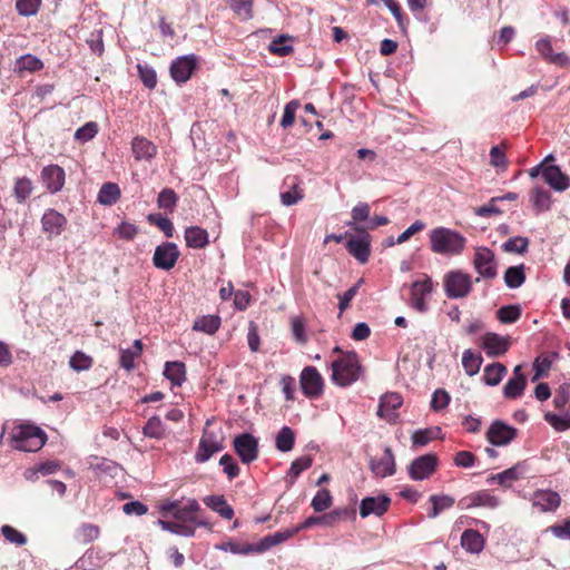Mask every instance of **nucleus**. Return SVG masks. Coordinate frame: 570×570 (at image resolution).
<instances>
[{
    "mask_svg": "<svg viewBox=\"0 0 570 570\" xmlns=\"http://www.w3.org/2000/svg\"><path fill=\"white\" fill-rule=\"evenodd\" d=\"M525 281L523 265L511 266L504 273V283L509 288H518Z\"/></svg>",
    "mask_w": 570,
    "mask_h": 570,
    "instance_id": "43",
    "label": "nucleus"
},
{
    "mask_svg": "<svg viewBox=\"0 0 570 570\" xmlns=\"http://www.w3.org/2000/svg\"><path fill=\"white\" fill-rule=\"evenodd\" d=\"M517 436V430L502 421H494L487 432L488 441L497 446L509 444Z\"/></svg>",
    "mask_w": 570,
    "mask_h": 570,
    "instance_id": "17",
    "label": "nucleus"
},
{
    "mask_svg": "<svg viewBox=\"0 0 570 570\" xmlns=\"http://www.w3.org/2000/svg\"><path fill=\"white\" fill-rule=\"evenodd\" d=\"M47 441L43 430L31 424H20L10 432V445L12 449L23 452H37Z\"/></svg>",
    "mask_w": 570,
    "mask_h": 570,
    "instance_id": "4",
    "label": "nucleus"
},
{
    "mask_svg": "<svg viewBox=\"0 0 570 570\" xmlns=\"http://www.w3.org/2000/svg\"><path fill=\"white\" fill-rule=\"evenodd\" d=\"M131 150L136 160L151 161L157 155V146L145 137L137 136L131 141Z\"/></svg>",
    "mask_w": 570,
    "mask_h": 570,
    "instance_id": "25",
    "label": "nucleus"
},
{
    "mask_svg": "<svg viewBox=\"0 0 570 570\" xmlns=\"http://www.w3.org/2000/svg\"><path fill=\"white\" fill-rule=\"evenodd\" d=\"M69 365L76 372L87 371L92 366V358L83 352L77 351L70 357Z\"/></svg>",
    "mask_w": 570,
    "mask_h": 570,
    "instance_id": "54",
    "label": "nucleus"
},
{
    "mask_svg": "<svg viewBox=\"0 0 570 570\" xmlns=\"http://www.w3.org/2000/svg\"><path fill=\"white\" fill-rule=\"evenodd\" d=\"M544 421L548 422L557 432H563L570 429V412L556 414L547 412Z\"/></svg>",
    "mask_w": 570,
    "mask_h": 570,
    "instance_id": "44",
    "label": "nucleus"
},
{
    "mask_svg": "<svg viewBox=\"0 0 570 570\" xmlns=\"http://www.w3.org/2000/svg\"><path fill=\"white\" fill-rule=\"evenodd\" d=\"M473 267L479 274L476 282L480 277L485 279H493L498 275V265L494 253L488 247H478L474 253Z\"/></svg>",
    "mask_w": 570,
    "mask_h": 570,
    "instance_id": "7",
    "label": "nucleus"
},
{
    "mask_svg": "<svg viewBox=\"0 0 570 570\" xmlns=\"http://www.w3.org/2000/svg\"><path fill=\"white\" fill-rule=\"evenodd\" d=\"M535 50L549 63L566 67L570 62V58L564 52H553L552 39L550 36H541L535 41Z\"/></svg>",
    "mask_w": 570,
    "mask_h": 570,
    "instance_id": "16",
    "label": "nucleus"
},
{
    "mask_svg": "<svg viewBox=\"0 0 570 570\" xmlns=\"http://www.w3.org/2000/svg\"><path fill=\"white\" fill-rule=\"evenodd\" d=\"M204 503L224 519L230 520L234 517L233 508L223 495H208L204 499Z\"/></svg>",
    "mask_w": 570,
    "mask_h": 570,
    "instance_id": "32",
    "label": "nucleus"
},
{
    "mask_svg": "<svg viewBox=\"0 0 570 570\" xmlns=\"http://www.w3.org/2000/svg\"><path fill=\"white\" fill-rule=\"evenodd\" d=\"M429 501L432 504L428 512L430 519H435L440 513L452 508L455 503L454 498L448 494H433L430 497Z\"/></svg>",
    "mask_w": 570,
    "mask_h": 570,
    "instance_id": "33",
    "label": "nucleus"
},
{
    "mask_svg": "<svg viewBox=\"0 0 570 570\" xmlns=\"http://www.w3.org/2000/svg\"><path fill=\"white\" fill-rule=\"evenodd\" d=\"M312 463H313V459L309 455H304V456L297 458L296 460H294L292 462L289 470H288V475L294 481L295 479L298 478V475L303 471L309 469Z\"/></svg>",
    "mask_w": 570,
    "mask_h": 570,
    "instance_id": "57",
    "label": "nucleus"
},
{
    "mask_svg": "<svg viewBox=\"0 0 570 570\" xmlns=\"http://www.w3.org/2000/svg\"><path fill=\"white\" fill-rule=\"evenodd\" d=\"M40 3L41 0H17L16 8L19 14L30 17L38 12Z\"/></svg>",
    "mask_w": 570,
    "mask_h": 570,
    "instance_id": "61",
    "label": "nucleus"
},
{
    "mask_svg": "<svg viewBox=\"0 0 570 570\" xmlns=\"http://www.w3.org/2000/svg\"><path fill=\"white\" fill-rule=\"evenodd\" d=\"M286 37L279 36L269 43V51L276 56L285 57L293 51V47L286 43Z\"/></svg>",
    "mask_w": 570,
    "mask_h": 570,
    "instance_id": "60",
    "label": "nucleus"
},
{
    "mask_svg": "<svg viewBox=\"0 0 570 570\" xmlns=\"http://www.w3.org/2000/svg\"><path fill=\"white\" fill-rule=\"evenodd\" d=\"M233 446L240 461L245 464L252 463L258 456V440L249 433L236 435Z\"/></svg>",
    "mask_w": 570,
    "mask_h": 570,
    "instance_id": "10",
    "label": "nucleus"
},
{
    "mask_svg": "<svg viewBox=\"0 0 570 570\" xmlns=\"http://www.w3.org/2000/svg\"><path fill=\"white\" fill-rule=\"evenodd\" d=\"M138 75L141 82L149 89H154L157 85V75L153 67L149 65H137Z\"/></svg>",
    "mask_w": 570,
    "mask_h": 570,
    "instance_id": "53",
    "label": "nucleus"
},
{
    "mask_svg": "<svg viewBox=\"0 0 570 570\" xmlns=\"http://www.w3.org/2000/svg\"><path fill=\"white\" fill-rule=\"evenodd\" d=\"M32 190L33 187L31 180L27 177H21L14 183L13 196L18 203L22 204L27 200Z\"/></svg>",
    "mask_w": 570,
    "mask_h": 570,
    "instance_id": "45",
    "label": "nucleus"
},
{
    "mask_svg": "<svg viewBox=\"0 0 570 570\" xmlns=\"http://www.w3.org/2000/svg\"><path fill=\"white\" fill-rule=\"evenodd\" d=\"M42 61L31 53L21 56L16 63L19 71H37L42 69Z\"/></svg>",
    "mask_w": 570,
    "mask_h": 570,
    "instance_id": "48",
    "label": "nucleus"
},
{
    "mask_svg": "<svg viewBox=\"0 0 570 570\" xmlns=\"http://www.w3.org/2000/svg\"><path fill=\"white\" fill-rule=\"evenodd\" d=\"M119 197L120 189L115 183H105L98 193V202L107 206L116 204Z\"/></svg>",
    "mask_w": 570,
    "mask_h": 570,
    "instance_id": "38",
    "label": "nucleus"
},
{
    "mask_svg": "<svg viewBox=\"0 0 570 570\" xmlns=\"http://www.w3.org/2000/svg\"><path fill=\"white\" fill-rule=\"evenodd\" d=\"M302 392L309 399H316L323 393V379L314 366L305 367L299 376Z\"/></svg>",
    "mask_w": 570,
    "mask_h": 570,
    "instance_id": "12",
    "label": "nucleus"
},
{
    "mask_svg": "<svg viewBox=\"0 0 570 570\" xmlns=\"http://www.w3.org/2000/svg\"><path fill=\"white\" fill-rule=\"evenodd\" d=\"M570 401V383H563L559 386L554 399L553 404L557 409L562 410Z\"/></svg>",
    "mask_w": 570,
    "mask_h": 570,
    "instance_id": "64",
    "label": "nucleus"
},
{
    "mask_svg": "<svg viewBox=\"0 0 570 570\" xmlns=\"http://www.w3.org/2000/svg\"><path fill=\"white\" fill-rule=\"evenodd\" d=\"M292 335L298 344L307 342L306 323L301 316H294L291 320Z\"/></svg>",
    "mask_w": 570,
    "mask_h": 570,
    "instance_id": "51",
    "label": "nucleus"
},
{
    "mask_svg": "<svg viewBox=\"0 0 570 570\" xmlns=\"http://www.w3.org/2000/svg\"><path fill=\"white\" fill-rule=\"evenodd\" d=\"M442 430L439 426L416 430L413 432L411 440L414 446H425L433 440L441 438Z\"/></svg>",
    "mask_w": 570,
    "mask_h": 570,
    "instance_id": "36",
    "label": "nucleus"
},
{
    "mask_svg": "<svg viewBox=\"0 0 570 570\" xmlns=\"http://www.w3.org/2000/svg\"><path fill=\"white\" fill-rule=\"evenodd\" d=\"M528 247L529 239L522 236L511 237L502 245L504 252L518 254H524L528 250Z\"/></svg>",
    "mask_w": 570,
    "mask_h": 570,
    "instance_id": "50",
    "label": "nucleus"
},
{
    "mask_svg": "<svg viewBox=\"0 0 570 570\" xmlns=\"http://www.w3.org/2000/svg\"><path fill=\"white\" fill-rule=\"evenodd\" d=\"M482 357L471 350H465L462 355V366L469 376L475 375L481 367Z\"/></svg>",
    "mask_w": 570,
    "mask_h": 570,
    "instance_id": "41",
    "label": "nucleus"
},
{
    "mask_svg": "<svg viewBox=\"0 0 570 570\" xmlns=\"http://www.w3.org/2000/svg\"><path fill=\"white\" fill-rule=\"evenodd\" d=\"M531 203L538 212H546L551 205V195L543 187H535L531 194Z\"/></svg>",
    "mask_w": 570,
    "mask_h": 570,
    "instance_id": "42",
    "label": "nucleus"
},
{
    "mask_svg": "<svg viewBox=\"0 0 570 570\" xmlns=\"http://www.w3.org/2000/svg\"><path fill=\"white\" fill-rule=\"evenodd\" d=\"M542 178L556 191H563L570 185V178L556 165L544 167Z\"/></svg>",
    "mask_w": 570,
    "mask_h": 570,
    "instance_id": "23",
    "label": "nucleus"
},
{
    "mask_svg": "<svg viewBox=\"0 0 570 570\" xmlns=\"http://www.w3.org/2000/svg\"><path fill=\"white\" fill-rule=\"evenodd\" d=\"M370 469L377 478L391 476L395 473V459L392 450L385 448L383 455L380 459H372L370 461Z\"/></svg>",
    "mask_w": 570,
    "mask_h": 570,
    "instance_id": "22",
    "label": "nucleus"
},
{
    "mask_svg": "<svg viewBox=\"0 0 570 570\" xmlns=\"http://www.w3.org/2000/svg\"><path fill=\"white\" fill-rule=\"evenodd\" d=\"M232 10L243 19H250L253 17V1L252 0H229Z\"/></svg>",
    "mask_w": 570,
    "mask_h": 570,
    "instance_id": "55",
    "label": "nucleus"
},
{
    "mask_svg": "<svg viewBox=\"0 0 570 570\" xmlns=\"http://www.w3.org/2000/svg\"><path fill=\"white\" fill-rule=\"evenodd\" d=\"M285 185L288 186V189L281 193V202L284 206L295 205L303 199L304 193L303 189L298 187V180L296 177H292L286 180Z\"/></svg>",
    "mask_w": 570,
    "mask_h": 570,
    "instance_id": "31",
    "label": "nucleus"
},
{
    "mask_svg": "<svg viewBox=\"0 0 570 570\" xmlns=\"http://www.w3.org/2000/svg\"><path fill=\"white\" fill-rule=\"evenodd\" d=\"M433 291L432 279L424 275L422 279L413 282L411 286V306L420 312L424 313L428 311L426 299Z\"/></svg>",
    "mask_w": 570,
    "mask_h": 570,
    "instance_id": "11",
    "label": "nucleus"
},
{
    "mask_svg": "<svg viewBox=\"0 0 570 570\" xmlns=\"http://www.w3.org/2000/svg\"><path fill=\"white\" fill-rule=\"evenodd\" d=\"M147 219L150 224L157 226L166 237H173L174 225L169 218L163 216L161 214H150Z\"/></svg>",
    "mask_w": 570,
    "mask_h": 570,
    "instance_id": "52",
    "label": "nucleus"
},
{
    "mask_svg": "<svg viewBox=\"0 0 570 570\" xmlns=\"http://www.w3.org/2000/svg\"><path fill=\"white\" fill-rule=\"evenodd\" d=\"M197 67V57L193 53L176 58L170 65V75L177 83H185Z\"/></svg>",
    "mask_w": 570,
    "mask_h": 570,
    "instance_id": "14",
    "label": "nucleus"
},
{
    "mask_svg": "<svg viewBox=\"0 0 570 570\" xmlns=\"http://www.w3.org/2000/svg\"><path fill=\"white\" fill-rule=\"evenodd\" d=\"M560 495L553 491H538L533 495L532 503L541 511H554L560 505Z\"/></svg>",
    "mask_w": 570,
    "mask_h": 570,
    "instance_id": "28",
    "label": "nucleus"
},
{
    "mask_svg": "<svg viewBox=\"0 0 570 570\" xmlns=\"http://www.w3.org/2000/svg\"><path fill=\"white\" fill-rule=\"evenodd\" d=\"M185 240L188 247L200 249L208 245L209 236L206 229L190 226L185 229Z\"/></svg>",
    "mask_w": 570,
    "mask_h": 570,
    "instance_id": "27",
    "label": "nucleus"
},
{
    "mask_svg": "<svg viewBox=\"0 0 570 570\" xmlns=\"http://www.w3.org/2000/svg\"><path fill=\"white\" fill-rule=\"evenodd\" d=\"M461 546L470 553H480L484 548V539L476 530L468 529L461 535Z\"/></svg>",
    "mask_w": 570,
    "mask_h": 570,
    "instance_id": "29",
    "label": "nucleus"
},
{
    "mask_svg": "<svg viewBox=\"0 0 570 570\" xmlns=\"http://www.w3.org/2000/svg\"><path fill=\"white\" fill-rule=\"evenodd\" d=\"M463 508L471 509L476 507H484L489 509H495L500 504L498 497L492 494L488 490H480L463 498L460 502Z\"/></svg>",
    "mask_w": 570,
    "mask_h": 570,
    "instance_id": "21",
    "label": "nucleus"
},
{
    "mask_svg": "<svg viewBox=\"0 0 570 570\" xmlns=\"http://www.w3.org/2000/svg\"><path fill=\"white\" fill-rule=\"evenodd\" d=\"M468 239L460 232L439 226L429 232V245L432 253L441 256H460L465 247Z\"/></svg>",
    "mask_w": 570,
    "mask_h": 570,
    "instance_id": "2",
    "label": "nucleus"
},
{
    "mask_svg": "<svg viewBox=\"0 0 570 570\" xmlns=\"http://www.w3.org/2000/svg\"><path fill=\"white\" fill-rule=\"evenodd\" d=\"M346 249L361 264L368 261L371 252V237L367 233L351 236L346 242Z\"/></svg>",
    "mask_w": 570,
    "mask_h": 570,
    "instance_id": "19",
    "label": "nucleus"
},
{
    "mask_svg": "<svg viewBox=\"0 0 570 570\" xmlns=\"http://www.w3.org/2000/svg\"><path fill=\"white\" fill-rule=\"evenodd\" d=\"M295 443V433L289 426H283L276 435L275 446L281 452H288Z\"/></svg>",
    "mask_w": 570,
    "mask_h": 570,
    "instance_id": "39",
    "label": "nucleus"
},
{
    "mask_svg": "<svg viewBox=\"0 0 570 570\" xmlns=\"http://www.w3.org/2000/svg\"><path fill=\"white\" fill-rule=\"evenodd\" d=\"M219 465L223 466V471L226 473L229 480H233L239 475V466L232 455L224 454L219 460Z\"/></svg>",
    "mask_w": 570,
    "mask_h": 570,
    "instance_id": "63",
    "label": "nucleus"
},
{
    "mask_svg": "<svg viewBox=\"0 0 570 570\" xmlns=\"http://www.w3.org/2000/svg\"><path fill=\"white\" fill-rule=\"evenodd\" d=\"M200 505L196 499H188L184 504L179 501H167L160 505L164 515L170 514L175 521L158 520L157 524L167 532L191 538L196 527H205L207 523L197 518Z\"/></svg>",
    "mask_w": 570,
    "mask_h": 570,
    "instance_id": "1",
    "label": "nucleus"
},
{
    "mask_svg": "<svg viewBox=\"0 0 570 570\" xmlns=\"http://www.w3.org/2000/svg\"><path fill=\"white\" fill-rule=\"evenodd\" d=\"M164 375L174 386H180L186 380V367L183 362H166Z\"/></svg>",
    "mask_w": 570,
    "mask_h": 570,
    "instance_id": "30",
    "label": "nucleus"
},
{
    "mask_svg": "<svg viewBox=\"0 0 570 570\" xmlns=\"http://www.w3.org/2000/svg\"><path fill=\"white\" fill-rule=\"evenodd\" d=\"M439 459L434 453H428L414 459L407 466L409 476L414 481L429 479L436 470Z\"/></svg>",
    "mask_w": 570,
    "mask_h": 570,
    "instance_id": "8",
    "label": "nucleus"
},
{
    "mask_svg": "<svg viewBox=\"0 0 570 570\" xmlns=\"http://www.w3.org/2000/svg\"><path fill=\"white\" fill-rule=\"evenodd\" d=\"M480 346L489 357L503 355L511 346L510 336L488 332L480 337Z\"/></svg>",
    "mask_w": 570,
    "mask_h": 570,
    "instance_id": "13",
    "label": "nucleus"
},
{
    "mask_svg": "<svg viewBox=\"0 0 570 570\" xmlns=\"http://www.w3.org/2000/svg\"><path fill=\"white\" fill-rule=\"evenodd\" d=\"M97 132H98L97 122L89 121L76 130L75 139L80 142H87V141L91 140L97 135Z\"/></svg>",
    "mask_w": 570,
    "mask_h": 570,
    "instance_id": "58",
    "label": "nucleus"
},
{
    "mask_svg": "<svg viewBox=\"0 0 570 570\" xmlns=\"http://www.w3.org/2000/svg\"><path fill=\"white\" fill-rule=\"evenodd\" d=\"M178 200L177 194L171 188H164L157 198V205L168 212H173Z\"/></svg>",
    "mask_w": 570,
    "mask_h": 570,
    "instance_id": "49",
    "label": "nucleus"
},
{
    "mask_svg": "<svg viewBox=\"0 0 570 570\" xmlns=\"http://www.w3.org/2000/svg\"><path fill=\"white\" fill-rule=\"evenodd\" d=\"M220 323L222 321L218 315H204L194 322L193 330L213 335L220 327Z\"/></svg>",
    "mask_w": 570,
    "mask_h": 570,
    "instance_id": "35",
    "label": "nucleus"
},
{
    "mask_svg": "<svg viewBox=\"0 0 570 570\" xmlns=\"http://www.w3.org/2000/svg\"><path fill=\"white\" fill-rule=\"evenodd\" d=\"M527 379H509L503 386L504 397L509 400H515L520 397L527 387Z\"/></svg>",
    "mask_w": 570,
    "mask_h": 570,
    "instance_id": "40",
    "label": "nucleus"
},
{
    "mask_svg": "<svg viewBox=\"0 0 570 570\" xmlns=\"http://www.w3.org/2000/svg\"><path fill=\"white\" fill-rule=\"evenodd\" d=\"M210 424L208 420L206 422V426ZM224 450V438L222 433H216L215 431L204 429L203 435L199 440L198 449L195 454V461L197 463L207 462L215 453Z\"/></svg>",
    "mask_w": 570,
    "mask_h": 570,
    "instance_id": "6",
    "label": "nucleus"
},
{
    "mask_svg": "<svg viewBox=\"0 0 570 570\" xmlns=\"http://www.w3.org/2000/svg\"><path fill=\"white\" fill-rule=\"evenodd\" d=\"M505 374L507 367L502 363H493L484 367L482 380L485 385L497 386Z\"/></svg>",
    "mask_w": 570,
    "mask_h": 570,
    "instance_id": "34",
    "label": "nucleus"
},
{
    "mask_svg": "<svg viewBox=\"0 0 570 570\" xmlns=\"http://www.w3.org/2000/svg\"><path fill=\"white\" fill-rule=\"evenodd\" d=\"M179 249L175 243L165 242L156 246L153 255V264L156 268L170 271L179 258Z\"/></svg>",
    "mask_w": 570,
    "mask_h": 570,
    "instance_id": "9",
    "label": "nucleus"
},
{
    "mask_svg": "<svg viewBox=\"0 0 570 570\" xmlns=\"http://www.w3.org/2000/svg\"><path fill=\"white\" fill-rule=\"evenodd\" d=\"M450 394L443 389H438L432 394L431 409L436 412L442 411L450 404Z\"/></svg>",
    "mask_w": 570,
    "mask_h": 570,
    "instance_id": "59",
    "label": "nucleus"
},
{
    "mask_svg": "<svg viewBox=\"0 0 570 570\" xmlns=\"http://www.w3.org/2000/svg\"><path fill=\"white\" fill-rule=\"evenodd\" d=\"M1 533L8 542L18 547L24 546L27 543V537L9 524L1 527Z\"/></svg>",
    "mask_w": 570,
    "mask_h": 570,
    "instance_id": "56",
    "label": "nucleus"
},
{
    "mask_svg": "<svg viewBox=\"0 0 570 570\" xmlns=\"http://www.w3.org/2000/svg\"><path fill=\"white\" fill-rule=\"evenodd\" d=\"M521 316V308L519 305H505L497 311L498 320L503 324H512Z\"/></svg>",
    "mask_w": 570,
    "mask_h": 570,
    "instance_id": "46",
    "label": "nucleus"
},
{
    "mask_svg": "<svg viewBox=\"0 0 570 570\" xmlns=\"http://www.w3.org/2000/svg\"><path fill=\"white\" fill-rule=\"evenodd\" d=\"M299 108V102L297 100H292L287 102L284 107V114L281 119V126L283 128L291 127L295 121V115L297 109Z\"/></svg>",
    "mask_w": 570,
    "mask_h": 570,
    "instance_id": "62",
    "label": "nucleus"
},
{
    "mask_svg": "<svg viewBox=\"0 0 570 570\" xmlns=\"http://www.w3.org/2000/svg\"><path fill=\"white\" fill-rule=\"evenodd\" d=\"M334 384L346 387L360 379L362 366L355 352L342 353L331 364Z\"/></svg>",
    "mask_w": 570,
    "mask_h": 570,
    "instance_id": "3",
    "label": "nucleus"
},
{
    "mask_svg": "<svg viewBox=\"0 0 570 570\" xmlns=\"http://www.w3.org/2000/svg\"><path fill=\"white\" fill-rule=\"evenodd\" d=\"M42 180L50 193H58L65 185V170L58 165H49L41 171Z\"/></svg>",
    "mask_w": 570,
    "mask_h": 570,
    "instance_id": "24",
    "label": "nucleus"
},
{
    "mask_svg": "<svg viewBox=\"0 0 570 570\" xmlns=\"http://www.w3.org/2000/svg\"><path fill=\"white\" fill-rule=\"evenodd\" d=\"M443 287L449 298H464L471 293L473 281L470 274L461 269H452L444 274Z\"/></svg>",
    "mask_w": 570,
    "mask_h": 570,
    "instance_id": "5",
    "label": "nucleus"
},
{
    "mask_svg": "<svg viewBox=\"0 0 570 570\" xmlns=\"http://www.w3.org/2000/svg\"><path fill=\"white\" fill-rule=\"evenodd\" d=\"M332 502L331 492L327 489H321L312 499L311 505L315 512H323L332 505Z\"/></svg>",
    "mask_w": 570,
    "mask_h": 570,
    "instance_id": "47",
    "label": "nucleus"
},
{
    "mask_svg": "<svg viewBox=\"0 0 570 570\" xmlns=\"http://www.w3.org/2000/svg\"><path fill=\"white\" fill-rule=\"evenodd\" d=\"M525 472L524 463H517L512 468H509L498 474H493L488 479V483H498L499 485L509 488L511 484L519 480Z\"/></svg>",
    "mask_w": 570,
    "mask_h": 570,
    "instance_id": "26",
    "label": "nucleus"
},
{
    "mask_svg": "<svg viewBox=\"0 0 570 570\" xmlns=\"http://www.w3.org/2000/svg\"><path fill=\"white\" fill-rule=\"evenodd\" d=\"M67 226V218L52 208L46 209L41 217V228L49 239L58 237Z\"/></svg>",
    "mask_w": 570,
    "mask_h": 570,
    "instance_id": "15",
    "label": "nucleus"
},
{
    "mask_svg": "<svg viewBox=\"0 0 570 570\" xmlns=\"http://www.w3.org/2000/svg\"><path fill=\"white\" fill-rule=\"evenodd\" d=\"M142 434L146 438L160 440L166 435V426L158 415H154L144 425Z\"/></svg>",
    "mask_w": 570,
    "mask_h": 570,
    "instance_id": "37",
    "label": "nucleus"
},
{
    "mask_svg": "<svg viewBox=\"0 0 570 570\" xmlns=\"http://www.w3.org/2000/svg\"><path fill=\"white\" fill-rule=\"evenodd\" d=\"M403 399L399 393H386L380 399L377 415L387 422H394L397 417V409L402 405Z\"/></svg>",
    "mask_w": 570,
    "mask_h": 570,
    "instance_id": "20",
    "label": "nucleus"
},
{
    "mask_svg": "<svg viewBox=\"0 0 570 570\" xmlns=\"http://www.w3.org/2000/svg\"><path fill=\"white\" fill-rule=\"evenodd\" d=\"M391 499L385 494L365 497L360 503V515L364 519L370 515L382 517L389 509Z\"/></svg>",
    "mask_w": 570,
    "mask_h": 570,
    "instance_id": "18",
    "label": "nucleus"
}]
</instances>
